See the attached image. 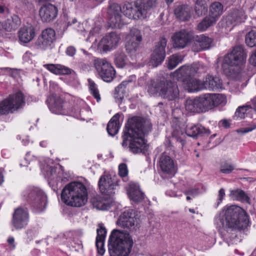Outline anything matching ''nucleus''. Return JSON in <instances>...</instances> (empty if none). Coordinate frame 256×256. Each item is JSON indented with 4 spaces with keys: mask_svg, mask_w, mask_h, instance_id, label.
Segmentation results:
<instances>
[{
    "mask_svg": "<svg viewBox=\"0 0 256 256\" xmlns=\"http://www.w3.org/2000/svg\"><path fill=\"white\" fill-rule=\"evenodd\" d=\"M151 130L148 120L139 116L130 118L123 132L122 146L134 154L144 153L146 146L144 136Z\"/></svg>",
    "mask_w": 256,
    "mask_h": 256,
    "instance_id": "1",
    "label": "nucleus"
},
{
    "mask_svg": "<svg viewBox=\"0 0 256 256\" xmlns=\"http://www.w3.org/2000/svg\"><path fill=\"white\" fill-rule=\"evenodd\" d=\"M61 198L63 202L68 206L81 207L88 201L86 188L81 182H71L63 188Z\"/></svg>",
    "mask_w": 256,
    "mask_h": 256,
    "instance_id": "2",
    "label": "nucleus"
},
{
    "mask_svg": "<svg viewBox=\"0 0 256 256\" xmlns=\"http://www.w3.org/2000/svg\"><path fill=\"white\" fill-rule=\"evenodd\" d=\"M133 245L128 233L114 230L108 240V250L110 256H128Z\"/></svg>",
    "mask_w": 256,
    "mask_h": 256,
    "instance_id": "3",
    "label": "nucleus"
},
{
    "mask_svg": "<svg viewBox=\"0 0 256 256\" xmlns=\"http://www.w3.org/2000/svg\"><path fill=\"white\" fill-rule=\"evenodd\" d=\"M148 92L168 100H174L179 96V90L176 82L168 80H151Z\"/></svg>",
    "mask_w": 256,
    "mask_h": 256,
    "instance_id": "4",
    "label": "nucleus"
},
{
    "mask_svg": "<svg viewBox=\"0 0 256 256\" xmlns=\"http://www.w3.org/2000/svg\"><path fill=\"white\" fill-rule=\"evenodd\" d=\"M225 220H222L223 226L234 230L244 229L248 224V216L240 207L231 206L224 212Z\"/></svg>",
    "mask_w": 256,
    "mask_h": 256,
    "instance_id": "5",
    "label": "nucleus"
},
{
    "mask_svg": "<svg viewBox=\"0 0 256 256\" xmlns=\"http://www.w3.org/2000/svg\"><path fill=\"white\" fill-rule=\"evenodd\" d=\"M198 97L202 112H208L220 105H224L226 102L225 96L220 94L206 93Z\"/></svg>",
    "mask_w": 256,
    "mask_h": 256,
    "instance_id": "6",
    "label": "nucleus"
},
{
    "mask_svg": "<svg viewBox=\"0 0 256 256\" xmlns=\"http://www.w3.org/2000/svg\"><path fill=\"white\" fill-rule=\"evenodd\" d=\"M202 66L199 62L194 63L191 65H184L171 74L173 78L183 82L184 79L188 80L200 72Z\"/></svg>",
    "mask_w": 256,
    "mask_h": 256,
    "instance_id": "7",
    "label": "nucleus"
},
{
    "mask_svg": "<svg viewBox=\"0 0 256 256\" xmlns=\"http://www.w3.org/2000/svg\"><path fill=\"white\" fill-rule=\"evenodd\" d=\"M100 78L106 82H111L116 75L114 67L105 59L96 58L94 63Z\"/></svg>",
    "mask_w": 256,
    "mask_h": 256,
    "instance_id": "8",
    "label": "nucleus"
},
{
    "mask_svg": "<svg viewBox=\"0 0 256 256\" xmlns=\"http://www.w3.org/2000/svg\"><path fill=\"white\" fill-rule=\"evenodd\" d=\"M108 20L112 28H120L126 23L120 6L116 3L110 4L108 10Z\"/></svg>",
    "mask_w": 256,
    "mask_h": 256,
    "instance_id": "9",
    "label": "nucleus"
},
{
    "mask_svg": "<svg viewBox=\"0 0 256 256\" xmlns=\"http://www.w3.org/2000/svg\"><path fill=\"white\" fill-rule=\"evenodd\" d=\"M29 220L28 210L26 208L20 206L14 210L11 222L15 230H20L27 226Z\"/></svg>",
    "mask_w": 256,
    "mask_h": 256,
    "instance_id": "10",
    "label": "nucleus"
},
{
    "mask_svg": "<svg viewBox=\"0 0 256 256\" xmlns=\"http://www.w3.org/2000/svg\"><path fill=\"white\" fill-rule=\"evenodd\" d=\"M246 58V53L243 46H238L234 47L230 53L225 56L224 63L232 66H240L244 64Z\"/></svg>",
    "mask_w": 256,
    "mask_h": 256,
    "instance_id": "11",
    "label": "nucleus"
},
{
    "mask_svg": "<svg viewBox=\"0 0 256 256\" xmlns=\"http://www.w3.org/2000/svg\"><path fill=\"white\" fill-rule=\"evenodd\" d=\"M142 40L140 31L136 28L132 29L126 38V48L128 53L133 54L139 48Z\"/></svg>",
    "mask_w": 256,
    "mask_h": 256,
    "instance_id": "12",
    "label": "nucleus"
},
{
    "mask_svg": "<svg viewBox=\"0 0 256 256\" xmlns=\"http://www.w3.org/2000/svg\"><path fill=\"white\" fill-rule=\"evenodd\" d=\"M134 5L139 18H145L157 6L158 0H136Z\"/></svg>",
    "mask_w": 256,
    "mask_h": 256,
    "instance_id": "13",
    "label": "nucleus"
},
{
    "mask_svg": "<svg viewBox=\"0 0 256 256\" xmlns=\"http://www.w3.org/2000/svg\"><path fill=\"white\" fill-rule=\"evenodd\" d=\"M118 182L115 176L112 178L110 175L102 176L98 181L100 192L107 196H111L115 193L118 186Z\"/></svg>",
    "mask_w": 256,
    "mask_h": 256,
    "instance_id": "14",
    "label": "nucleus"
},
{
    "mask_svg": "<svg viewBox=\"0 0 256 256\" xmlns=\"http://www.w3.org/2000/svg\"><path fill=\"white\" fill-rule=\"evenodd\" d=\"M166 38H162L156 44L150 60V63L154 67L157 66L164 61L166 56L165 48L166 46Z\"/></svg>",
    "mask_w": 256,
    "mask_h": 256,
    "instance_id": "15",
    "label": "nucleus"
},
{
    "mask_svg": "<svg viewBox=\"0 0 256 256\" xmlns=\"http://www.w3.org/2000/svg\"><path fill=\"white\" fill-rule=\"evenodd\" d=\"M136 220L134 210L129 209L120 214L118 220L117 224L122 228L131 230L134 228Z\"/></svg>",
    "mask_w": 256,
    "mask_h": 256,
    "instance_id": "16",
    "label": "nucleus"
},
{
    "mask_svg": "<svg viewBox=\"0 0 256 256\" xmlns=\"http://www.w3.org/2000/svg\"><path fill=\"white\" fill-rule=\"evenodd\" d=\"M55 31L53 29L48 28L44 30L38 39V46L42 50L47 48L55 40Z\"/></svg>",
    "mask_w": 256,
    "mask_h": 256,
    "instance_id": "17",
    "label": "nucleus"
},
{
    "mask_svg": "<svg viewBox=\"0 0 256 256\" xmlns=\"http://www.w3.org/2000/svg\"><path fill=\"white\" fill-rule=\"evenodd\" d=\"M193 36L190 32L182 30L175 32L172 37L174 48H183L192 40Z\"/></svg>",
    "mask_w": 256,
    "mask_h": 256,
    "instance_id": "18",
    "label": "nucleus"
},
{
    "mask_svg": "<svg viewBox=\"0 0 256 256\" xmlns=\"http://www.w3.org/2000/svg\"><path fill=\"white\" fill-rule=\"evenodd\" d=\"M120 40V36L114 32H112L107 34L101 40L100 45L104 51H109L116 48Z\"/></svg>",
    "mask_w": 256,
    "mask_h": 256,
    "instance_id": "19",
    "label": "nucleus"
},
{
    "mask_svg": "<svg viewBox=\"0 0 256 256\" xmlns=\"http://www.w3.org/2000/svg\"><path fill=\"white\" fill-rule=\"evenodd\" d=\"M58 10L54 4H48L42 6L39 10V14L44 22H50L54 20L58 15Z\"/></svg>",
    "mask_w": 256,
    "mask_h": 256,
    "instance_id": "20",
    "label": "nucleus"
},
{
    "mask_svg": "<svg viewBox=\"0 0 256 256\" xmlns=\"http://www.w3.org/2000/svg\"><path fill=\"white\" fill-rule=\"evenodd\" d=\"M31 196H38L36 200H32L31 206L36 212L43 211L46 206V196L42 190H36L31 193ZM32 200H34L32 198Z\"/></svg>",
    "mask_w": 256,
    "mask_h": 256,
    "instance_id": "21",
    "label": "nucleus"
},
{
    "mask_svg": "<svg viewBox=\"0 0 256 256\" xmlns=\"http://www.w3.org/2000/svg\"><path fill=\"white\" fill-rule=\"evenodd\" d=\"M160 166L162 171L167 174L173 176L176 173L174 162L171 158L162 154L159 160Z\"/></svg>",
    "mask_w": 256,
    "mask_h": 256,
    "instance_id": "22",
    "label": "nucleus"
},
{
    "mask_svg": "<svg viewBox=\"0 0 256 256\" xmlns=\"http://www.w3.org/2000/svg\"><path fill=\"white\" fill-rule=\"evenodd\" d=\"M50 110L58 114H65L66 112L64 106V100L59 96H50L48 100Z\"/></svg>",
    "mask_w": 256,
    "mask_h": 256,
    "instance_id": "23",
    "label": "nucleus"
},
{
    "mask_svg": "<svg viewBox=\"0 0 256 256\" xmlns=\"http://www.w3.org/2000/svg\"><path fill=\"white\" fill-rule=\"evenodd\" d=\"M136 80V76L134 75H132L129 76L127 80L122 82L116 88H115L114 98L120 102L128 96V90L126 88L127 85Z\"/></svg>",
    "mask_w": 256,
    "mask_h": 256,
    "instance_id": "24",
    "label": "nucleus"
},
{
    "mask_svg": "<svg viewBox=\"0 0 256 256\" xmlns=\"http://www.w3.org/2000/svg\"><path fill=\"white\" fill-rule=\"evenodd\" d=\"M21 24L20 18L16 15H13L8 18L3 22H0V32H11L16 30Z\"/></svg>",
    "mask_w": 256,
    "mask_h": 256,
    "instance_id": "25",
    "label": "nucleus"
},
{
    "mask_svg": "<svg viewBox=\"0 0 256 256\" xmlns=\"http://www.w3.org/2000/svg\"><path fill=\"white\" fill-rule=\"evenodd\" d=\"M36 36L34 26L31 24H28L22 27L18 31L20 40L24 43H28Z\"/></svg>",
    "mask_w": 256,
    "mask_h": 256,
    "instance_id": "26",
    "label": "nucleus"
},
{
    "mask_svg": "<svg viewBox=\"0 0 256 256\" xmlns=\"http://www.w3.org/2000/svg\"><path fill=\"white\" fill-rule=\"evenodd\" d=\"M184 88L188 92H194L204 90L203 81L196 78L183 80Z\"/></svg>",
    "mask_w": 256,
    "mask_h": 256,
    "instance_id": "27",
    "label": "nucleus"
},
{
    "mask_svg": "<svg viewBox=\"0 0 256 256\" xmlns=\"http://www.w3.org/2000/svg\"><path fill=\"white\" fill-rule=\"evenodd\" d=\"M202 81L204 90H217L222 88V82L218 77L208 75Z\"/></svg>",
    "mask_w": 256,
    "mask_h": 256,
    "instance_id": "28",
    "label": "nucleus"
},
{
    "mask_svg": "<svg viewBox=\"0 0 256 256\" xmlns=\"http://www.w3.org/2000/svg\"><path fill=\"white\" fill-rule=\"evenodd\" d=\"M174 14L176 18L182 21L188 20L192 16V9L186 4L180 6L174 10Z\"/></svg>",
    "mask_w": 256,
    "mask_h": 256,
    "instance_id": "29",
    "label": "nucleus"
},
{
    "mask_svg": "<svg viewBox=\"0 0 256 256\" xmlns=\"http://www.w3.org/2000/svg\"><path fill=\"white\" fill-rule=\"evenodd\" d=\"M7 98L10 102V104H11L14 112L22 108L25 104L24 96L20 91L10 94Z\"/></svg>",
    "mask_w": 256,
    "mask_h": 256,
    "instance_id": "30",
    "label": "nucleus"
},
{
    "mask_svg": "<svg viewBox=\"0 0 256 256\" xmlns=\"http://www.w3.org/2000/svg\"><path fill=\"white\" fill-rule=\"evenodd\" d=\"M128 193L130 198L136 202H140L144 198V194L136 184L132 183L130 184Z\"/></svg>",
    "mask_w": 256,
    "mask_h": 256,
    "instance_id": "31",
    "label": "nucleus"
},
{
    "mask_svg": "<svg viewBox=\"0 0 256 256\" xmlns=\"http://www.w3.org/2000/svg\"><path fill=\"white\" fill-rule=\"evenodd\" d=\"M44 67L55 74H69L74 72L68 67L60 64H46Z\"/></svg>",
    "mask_w": 256,
    "mask_h": 256,
    "instance_id": "32",
    "label": "nucleus"
},
{
    "mask_svg": "<svg viewBox=\"0 0 256 256\" xmlns=\"http://www.w3.org/2000/svg\"><path fill=\"white\" fill-rule=\"evenodd\" d=\"M246 18L245 13L242 10H234L232 11L227 17V21L231 24L236 25L244 22Z\"/></svg>",
    "mask_w": 256,
    "mask_h": 256,
    "instance_id": "33",
    "label": "nucleus"
},
{
    "mask_svg": "<svg viewBox=\"0 0 256 256\" xmlns=\"http://www.w3.org/2000/svg\"><path fill=\"white\" fill-rule=\"evenodd\" d=\"M185 108L190 112H202L198 96L194 99H187L185 102Z\"/></svg>",
    "mask_w": 256,
    "mask_h": 256,
    "instance_id": "34",
    "label": "nucleus"
},
{
    "mask_svg": "<svg viewBox=\"0 0 256 256\" xmlns=\"http://www.w3.org/2000/svg\"><path fill=\"white\" fill-rule=\"evenodd\" d=\"M212 42V38L204 34L198 36L196 39V45L198 46L199 48H194V50L198 52L208 49L210 48Z\"/></svg>",
    "mask_w": 256,
    "mask_h": 256,
    "instance_id": "35",
    "label": "nucleus"
},
{
    "mask_svg": "<svg viewBox=\"0 0 256 256\" xmlns=\"http://www.w3.org/2000/svg\"><path fill=\"white\" fill-rule=\"evenodd\" d=\"M119 118L120 114H116L112 117L108 122L106 130L110 135L114 136L118 132L120 128Z\"/></svg>",
    "mask_w": 256,
    "mask_h": 256,
    "instance_id": "36",
    "label": "nucleus"
},
{
    "mask_svg": "<svg viewBox=\"0 0 256 256\" xmlns=\"http://www.w3.org/2000/svg\"><path fill=\"white\" fill-rule=\"evenodd\" d=\"M194 14L197 17H200L208 12V5L206 0H193Z\"/></svg>",
    "mask_w": 256,
    "mask_h": 256,
    "instance_id": "37",
    "label": "nucleus"
},
{
    "mask_svg": "<svg viewBox=\"0 0 256 256\" xmlns=\"http://www.w3.org/2000/svg\"><path fill=\"white\" fill-rule=\"evenodd\" d=\"M186 133L188 136L196 138L202 134H210V131L209 130L206 129L202 126H192L188 128L186 130Z\"/></svg>",
    "mask_w": 256,
    "mask_h": 256,
    "instance_id": "38",
    "label": "nucleus"
},
{
    "mask_svg": "<svg viewBox=\"0 0 256 256\" xmlns=\"http://www.w3.org/2000/svg\"><path fill=\"white\" fill-rule=\"evenodd\" d=\"M223 12V6L218 2L212 3L210 8V15L211 18H214L215 20Z\"/></svg>",
    "mask_w": 256,
    "mask_h": 256,
    "instance_id": "39",
    "label": "nucleus"
},
{
    "mask_svg": "<svg viewBox=\"0 0 256 256\" xmlns=\"http://www.w3.org/2000/svg\"><path fill=\"white\" fill-rule=\"evenodd\" d=\"M253 112L252 106L250 104H246L245 106H239L236 112L235 117L240 118H244L246 116L249 112Z\"/></svg>",
    "mask_w": 256,
    "mask_h": 256,
    "instance_id": "40",
    "label": "nucleus"
},
{
    "mask_svg": "<svg viewBox=\"0 0 256 256\" xmlns=\"http://www.w3.org/2000/svg\"><path fill=\"white\" fill-rule=\"evenodd\" d=\"M184 60V56L178 54H172L168 58V68L172 70L176 68Z\"/></svg>",
    "mask_w": 256,
    "mask_h": 256,
    "instance_id": "41",
    "label": "nucleus"
},
{
    "mask_svg": "<svg viewBox=\"0 0 256 256\" xmlns=\"http://www.w3.org/2000/svg\"><path fill=\"white\" fill-rule=\"evenodd\" d=\"M91 202L94 208L99 210H108L110 207V204L106 200H102L99 198H93Z\"/></svg>",
    "mask_w": 256,
    "mask_h": 256,
    "instance_id": "42",
    "label": "nucleus"
},
{
    "mask_svg": "<svg viewBox=\"0 0 256 256\" xmlns=\"http://www.w3.org/2000/svg\"><path fill=\"white\" fill-rule=\"evenodd\" d=\"M216 22V20H215L214 18H211L209 16H207L198 24L197 28L200 31H204Z\"/></svg>",
    "mask_w": 256,
    "mask_h": 256,
    "instance_id": "43",
    "label": "nucleus"
},
{
    "mask_svg": "<svg viewBox=\"0 0 256 256\" xmlns=\"http://www.w3.org/2000/svg\"><path fill=\"white\" fill-rule=\"evenodd\" d=\"M36 190H41L38 188H29L24 190L22 194V196L30 206L32 204V197L31 196V193L33 192L36 191ZM38 196H34L33 197L34 201L36 200Z\"/></svg>",
    "mask_w": 256,
    "mask_h": 256,
    "instance_id": "44",
    "label": "nucleus"
},
{
    "mask_svg": "<svg viewBox=\"0 0 256 256\" xmlns=\"http://www.w3.org/2000/svg\"><path fill=\"white\" fill-rule=\"evenodd\" d=\"M10 102L9 100L6 98L0 102V114H6L14 112Z\"/></svg>",
    "mask_w": 256,
    "mask_h": 256,
    "instance_id": "45",
    "label": "nucleus"
},
{
    "mask_svg": "<svg viewBox=\"0 0 256 256\" xmlns=\"http://www.w3.org/2000/svg\"><path fill=\"white\" fill-rule=\"evenodd\" d=\"M230 196L232 198L239 200L248 202L249 199L244 192L240 189L231 190Z\"/></svg>",
    "mask_w": 256,
    "mask_h": 256,
    "instance_id": "46",
    "label": "nucleus"
},
{
    "mask_svg": "<svg viewBox=\"0 0 256 256\" xmlns=\"http://www.w3.org/2000/svg\"><path fill=\"white\" fill-rule=\"evenodd\" d=\"M126 62V56L124 52H118L114 56V64L119 68L124 66Z\"/></svg>",
    "mask_w": 256,
    "mask_h": 256,
    "instance_id": "47",
    "label": "nucleus"
},
{
    "mask_svg": "<svg viewBox=\"0 0 256 256\" xmlns=\"http://www.w3.org/2000/svg\"><path fill=\"white\" fill-rule=\"evenodd\" d=\"M245 41L249 47L252 48L256 46V31L251 30L246 34Z\"/></svg>",
    "mask_w": 256,
    "mask_h": 256,
    "instance_id": "48",
    "label": "nucleus"
},
{
    "mask_svg": "<svg viewBox=\"0 0 256 256\" xmlns=\"http://www.w3.org/2000/svg\"><path fill=\"white\" fill-rule=\"evenodd\" d=\"M88 82L91 94L97 101L99 102L100 100V96L96 84L90 78L88 79Z\"/></svg>",
    "mask_w": 256,
    "mask_h": 256,
    "instance_id": "49",
    "label": "nucleus"
},
{
    "mask_svg": "<svg viewBox=\"0 0 256 256\" xmlns=\"http://www.w3.org/2000/svg\"><path fill=\"white\" fill-rule=\"evenodd\" d=\"M220 170L222 174H228L234 170V166L232 164L224 161L220 162Z\"/></svg>",
    "mask_w": 256,
    "mask_h": 256,
    "instance_id": "50",
    "label": "nucleus"
},
{
    "mask_svg": "<svg viewBox=\"0 0 256 256\" xmlns=\"http://www.w3.org/2000/svg\"><path fill=\"white\" fill-rule=\"evenodd\" d=\"M46 176L48 178L49 184L52 186H54L55 182L54 180V178L56 176V170L52 167L48 168Z\"/></svg>",
    "mask_w": 256,
    "mask_h": 256,
    "instance_id": "51",
    "label": "nucleus"
},
{
    "mask_svg": "<svg viewBox=\"0 0 256 256\" xmlns=\"http://www.w3.org/2000/svg\"><path fill=\"white\" fill-rule=\"evenodd\" d=\"M100 228L97 229V236L96 240H104L106 231L102 224L99 225Z\"/></svg>",
    "mask_w": 256,
    "mask_h": 256,
    "instance_id": "52",
    "label": "nucleus"
},
{
    "mask_svg": "<svg viewBox=\"0 0 256 256\" xmlns=\"http://www.w3.org/2000/svg\"><path fill=\"white\" fill-rule=\"evenodd\" d=\"M118 174L122 178H126L128 174V170L126 164L122 163L118 166Z\"/></svg>",
    "mask_w": 256,
    "mask_h": 256,
    "instance_id": "53",
    "label": "nucleus"
},
{
    "mask_svg": "<svg viewBox=\"0 0 256 256\" xmlns=\"http://www.w3.org/2000/svg\"><path fill=\"white\" fill-rule=\"evenodd\" d=\"M96 246L99 254L103 255L104 253V240H96Z\"/></svg>",
    "mask_w": 256,
    "mask_h": 256,
    "instance_id": "54",
    "label": "nucleus"
},
{
    "mask_svg": "<svg viewBox=\"0 0 256 256\" xmlns=\"http://www.w3.org/2000/svg\"><path fill=\"white\" fill-rule=\"evenodd\" d=\"M248 60L252 65L256 66V50L252 52Z\"/></svg>",
    "mask_w": 256,
    "mask_h": 256,
    "instance_id": "55",
    "label": "nucleus"
},
{
    "mask_svg": "<svg viewBox=\"0 0 256 256\" xmlns=\"http://www.w3.org/2000/svg\"><path fill=\"white\" fill-rule=\"evenodd\" d=\"M225 196V191L224 188H220L218 192V203L217 205L218 206L219 204L222 202Z\"/></svg>",
    "mask_w": 256,
    "mask_h": 256,
    "instance_id": "56",
    "label": "nucleus"
},
{
    "mask_svg": "<svg viewBox=\"0 0 256 256\" xmlns=\"http://www.w3.org/2000/svg\"><path fill=\"white\" fill-rule=\"evenodd\" d=\"M76 52V49L72 46H68L66 50V54L67 55L72 56H74Z\"/></svg>",
    "mask_w": 256,
    "mask_h": 256,
    "instance_id": "57",
    "label": "nucleus"
},
{
    "mask_svg": "<svg viewBox=\"0 0 256 256\" xmlns=\"http://www.w3.org/2000/svg\"><path fill=\"white\" fill-rule=\"evenodd\" d=\"M198 193V189H193L185 192L186 194L191 195L192 196H195L197 195Z\"/></svg>",
    "mask_w": 256,
    "mask_h": 256,
    "instance_id": "58",
    "label": "nucleus"
},
{
    "mask_svg": "<svg viewBox=\"0 0 256 256\" xmlns=\"http://www.w3.org/2000/svg\"><path fill=\"white\" fill-rule=\"evenodd\" d=\"M8 13V9L6 7L0 6V17L2 15H5Z\"/></svg>",
    "mask_w": 256,
    "mask_h": 256,
    "instance_id": "59",
    "label": "nucleus"
},
{
    "mask_svg": "<svg viewBox=\"0 0 256 256\" xmlns=\"http://www.w3.org/2000/svg\"><path fill=\"white\" fill-rule=\"evenodd\" d=\"M250 104L252 106L253 111L256 112V96L251 100Z\"/></svg>",
    "mask_w": 256,
    "mask_h": 256,
    "instance_id": "60",
    "label": "nucleus"
},
{
    "mask_svg": "<svg viewBox=\"0 0 256 256\" xmlns=\"http://www.w3.org/2000/svg\"><path fill=\"white\" fill-rule=\"evenodd\" d=\"M126 10L128 11V13H126V14H128V16H131L132 14L133 13L132 12L134 10L132 6L128 4L126 6Z\"/></svg>",
    "mask_w": 256,
    "mask_h": 256,
    "instance_id": "61",
    "label": "nucleus"
},
{
    "mask_svg": "<svg viewBox=\"0 0 256 256\" xmlns=\"http://www.w3.org/2000/svg\"><path fill=\"white\" fill-rule=\"evenodd\" d=\"M178 142L180 144V146L182 147L186 144V141L182 138H176Z\"/></svg>",
    "mask_w": 256,
    "mask_h": 256,
    "instance_id": "62",
    "label": "nucleus"
},
{
    "mask_svg": "<svg viewBox=\"0 0 256 256\" xmlns=\"http://www.w3.org/2000/svg\"><path fill=\"white\" fill-rule=\"evenodd\" d=\"M256 128V124H254V126H252V127L246 128H244L243 132L244 133H246V132H251L252 130H254Z\"/></svg>",
    "mask_w": 256,
    "mask_h": 256,
    "instance_id": "63",
    "label": "nucleus"
},
{
    "mask_svg": "<svg viewBox=\"0 0 256 256\" xmlns=\"http://www.w3.org/2000/svg\"><path fill=\"white\" fill-rule=\"evenodd\" d=\"M222 126L225 128H228L230 126V124L226 120H222Z\"/></svg>",
    "mask_w": 256,
    "mask_h": 256,
    "instance_id": "64",
    "label": "nucleus"
}]
</instances>
